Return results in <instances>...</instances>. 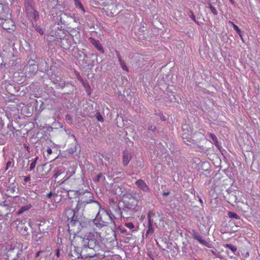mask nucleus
Segmentation results:
<instances>
[{
    "mask_svg": "<svg viewBox=\"0 0 260 260\" xmlns=\"http://www.w3.org/2000/svg\"><path fill=\"white\" fill-rule=\"evenodd\" d=\"M156 127L155 126H150L148 127V130L152 132H154L156 130Z\"/></svg>",
    "mask_w": 260,
    "mask_h": 260,
    "instance_id": "c9c22d12",
    "label": "nucleus"
},
{
    "mask_svg": "<svg viewBox=\"0 0 260 260\" xmlns=\"http://www.w3.org/2000/svg\"><path fill=\"white\" fill-rule=\"evenodd\" d=\"M199 201L200 202V204H201V206L203 207V201L201 199H199Z\"/></svg>",
    "mask_w": 260,
    "mask_h": 260,
    "instance_id": "49530a36",
    "label": "nucleus"
},
{
    "mask_svg": "<svg viewBox=\"0 0 260 260\" xmlns=\"http://www.w3.org/2000/svg\"><path fill=\"white\" fill-rule=\"evenodd\" d=\"M38 159V157H37L35 158L31 159L30 161V166H29V170L30 171H31L35 169Z\"/></svg>",
    "mask_w": 260,
    "mask_h": 260,
    "instance_id": "5701e85b",
    "label": "nucleus"
},
{
    "mask_svg": "<svg viewBox=\"0 0 260 260\" xmlns=\"http://www.w3.org/2000/svg\"><path fill=\"white\" fill-rule=\"evenodd\" d=\"M102 6L104 7L103 10L108 16L113 17L119 12V4L116 0H107L106 3H102Z\"/></svg>",
    "mask_w": 260,
    "mask_h": 260,
    "instance_id": "7ed1b4c3",
    "label": "nucleus"
},
{
    "mask_svg": "<svg viewBox=\"0 0 260 260\" xmlns=\"http://www.w3.org/2000/svg\"><path fill=\"white\" fill-rule=\"evenodd\" d=\"M61 174V171L58 169L54 170V176L55 178H57Z\"/></svg>",
    "mask_w": 260,
    "mask_h": 260,
    "instance_id": "7c9ffc66",
    "label": "nucleus"
},
{
    "mask_svg": "<svg viewBox=\"0 0 260 260\" xmlns=\"http://www.w3.org/2000/svg\"><path fill=\"white\" fill-rule=\"evenodd\" d=\"M230 2H231L232 4H233V3H234V0H230Z\"/></svg>",
    "mask_w": 260,
    "mask_h": 260,
    "instance_id": "864d4df0",
    "label": "nucleus"
},
{
    "mask_svg": "<svg viewBox=\"0 0 260 260\" xmlns=\"http://www.w3.org/2000/svg\"><path fill=\"white\" fill-rule=\"evenodd\" d=\"M196 240H197L201 244L205 245L208 247H210V244L206 240H203L200 237L196 236Z\"/></svg>",
    "mask_w": 260,
    "mask_h": 260,
    "instance_id": "4be33fe9",
    "label": "nucleus"
},
{
    "mask_svg": "<svg viewBox=\"0 0 260 260\" xmlns=\"http://www.w3.org/2000/svg\"><path fill=\"white\" fill-rule=\"evenodd\" d=\"M126 230H123V231H122V233H125V232H126Z\"/></svg>",
    "mask_w": 260,
    "mask_h": 260,
    "instance_id": "5fc2aeb1",
    "label": "nucleus"
},
{
    "mask_svg": "<svg viewBox=\"0 0 260 260\" xmlns=\"http://www.w3.org/2000/svg\"><path fill=\"white\" fill-rule=\"evenodd\" d=\"M82 83H83L84 87L85 88H90V86L88 83L85 82H83Z\"/></svg>",
    "mask_w": 260,
    "mask_h": 260,
    "instance_id": "f704fd0d",
    "label": "nucleus"
},
{
    "mask_svg": "<svg viewBox=\"0 0 260 260\" xmlns=\"http://www.w3.org/2000/svg\"><path fill=\"white\" fill-rule=\"evenodd\" d=\"M27 230V228L26 227L24 228V230L26 231Z\"/></svg>",
    "mask_w": 260,
    "mask_h": 260,
    "instance_id": "6e6d98bb",
    "label": "nucleus"
},
{
    "mask_svg": "<svg viewBox=\"0 0 260 260\" xmlns=\"http://www.w3.org/2000/svg\"><path fill=\"white\" fill-rule=\"evenodd\" d=\"M182 137L187 145H190L191 144H194V140L192 137V132L188 129L187 125H184L182 127Z\"/></svg>",
    "mask_w": 260,
    "mask_h": 260,
    "instance_id": "6e6552de",
    "label": "nucleus"
},
{
    "mask_svg": "<svg viewBox=\"0 0 260 260\" xmlns=\"http://www.w3.org/2000/svg\"><path fill=\"white\" fill-rule=\"evenodd\" d=\"M75 5L76 7L80 9H81L83 13H84L85 12V10L84 8V7H83V5L82 4V3H81L80 1H78L77 3H75Z\"/></svg>",
    "mask_w": 260,
    "mask_h": 260,
    "instance_id": "393cba45",
    "label": "nucleus"
},
{
    "mask_svg": "<svg viewBox=\"0 0 260 260\" xmlns=\"http://www.w3.org/2000/svg\"><path fill=\"white\" fill-rule=\"evenodd\" d=\"M24 8L27 16L37 21L39 19V13L35 9L34 0H25Z\"/></svg>",
    "mask_w": 260,
    "mask_h": 260,
    "instance_id": "423d86ee",
    "label": "nucleus"
},
{
    "mask_svg": "<svg viewBox=\"0 0 260 260\" xmlns=\"http://www.w3.org/2000/svg\"><path fill=\"white\" fill-rule=\"evenodd\" d=\"M66 120H70L71 118L69 115H67L66 116Z\"/></svg>",
    "mask_w": 260,
    "mask_h": 260,
    "instance_id": "37998d69",
    "label": "nucleus"
},
{
    "mask_svg": "<svg viewBox=\"0 0 260 260\" xmlns=\"http://www.w3.org/2000/svg\"><path fill=\"white\" fill-rule=\"evenodd\" d=\"M101 241V234L94 231L87 233L83 238V246L98 248L99 242Z\"/></svg>",
    "mask_w": 260,
    "mask_h": 260,
    "instance_id": "f03ea898",
    "label": "nucleus"
},
{
    "mask_svg": "<svg viewBox=\"0 0 260 260\" xmlns=\"http://www.w3.org/2000/svg\"><path fill=\"white\" fill-rule=\"evenodd\" d=\"M53 196V193L52 192H50L48 193L47 194L46 196L48 198H50Z\"/></svg>",
    "mask_w": 260,
    "mask_h": 260,
    "instance_id": "58836bf2",
    "label": "nucleus"
},
{
    "mask_svg": "<svg viewBox=\"0 0 260 260\" xmlns=\"http://www.w3.org/2000/svg\"><path fill=\"white\" fill-rule=\"evenodd\" d=\"M99 1L100 2V5L102 6V4L105 3H106L107 0H99Z\"/></svg>",
    "mask_w": 260,
    "mask_h": 260,
    "instance_id": "79ce46f5",
    "label": "nucleus"
},
{
    "mask_svg": "<svg viewBox=\"0 0 260 260\" xmlns=\"http://www.w3.org/2000/svg\"><path fill=\"white\" fill-rule=\"evenodd\" d=\"M211 251L212 253L214 255H215V256H217V253H216L214 250H211Z\"/></svg>",
    "mask_w": 260,
    "mask_h": 260,
    "instance_id": "c03bdc74",
    "label": "nucleus"
},
{
    "mask_svg": "<svg viewBox=\"0 0 260 260\" xmlns=\"http://www.w3.org/2000/svg\"><path fill=\"white\" fill-rule=\"evenodd\" d=\"M35 29L40 34V35H43L44 34V31L42 29V28L39 25H36L35 27Z\"/></svg>",
    "mask_w": 260,
    "mask_h": 260,
    "instance_id": "c85d7f7f",
    "label": "nucleus"
},
{
    "mask_svg": "<svg viewBox=\"0 0 260 260\" xmlns=\"http://www.w3.org/2000/svg\"><path fill=\"white\" fill-rule=\"evenodd\" d=\"M109 258L105 256L104 254H101L100 253H97L94 258L91 260H110Z\"/></svg>",
    "mask_w": 260,
    "mask_h": 260,
    "instance_id": "aec40b11",
    "label": "nucleus"
},
{
    "mask_svg": "<svg viewBox=\"0 0 260 260\" xmlns=\"http://www.w3.org/2000/svg\"><path fill=\"white\" fill-rule=\"evenodd\" d=\"M110 260H115V259H113V258H110Z\"/></svg>",
    "mask_w": 260,
    "mask_h": 260,
    "instance_id": "4d7b16f0",
    "label": "nucleus"
},
{
    "mask_svg": "<svg viewBox=\"0 0 260 260\" xmlns=\"http://www.w3.org/2000/svg\"><path fill=\"white\" fill-rule=\"evenodd\" d=\"M132 158L131 154L127 151H124L123 154L122 162L124 166H126Z\"/></svg>",
    "mask_w": 260,
    "mask_h": 260,
    "instance_id": "4468645a",
    "label": "nucleus"
},
{
    "mask_svg": "<svg viewBox=\"0 0 260 260\" xmlns=\"http://www.w3.org/2000/svg\"><path fill=\"white\" fill-rule=\"evenodd\" d=\"M225 247L228 248L230 249L233 252H235L237 250V248L236 246L232 245L230 244H226L225 246Z\"/></svg>",
    "mask_w": 260,
    "mask_h": 260,
    "instance_id": "bb28decb",
    "label": "nucleus"
},
{
    "mask_svg": "<svg viewBox=\"0 0 260 260\" xmlns=\"http://www.w3.org/2000/svg\"><path fill=\"white\" fill-rule=\"evenodd\" d=\"M89 40L90 43L98 49V50L102 53H104V49L99 40H96L91 37L89 38Z\"/></svg>",
    "mask_w": 260,
    "mask_h": 260,
    "instance_id": "9b49d317",
    "label": "nucleus"
},
{
    "mask_svg": "<svg viewBox=\"0 0 260 260\" xmlns=\"http://www.w3.org/2000/svg\"><path fill=\"white\" fill-rule=\"evenodd\" d=\"M207 135L212 140L214 144H215V146L218 148H220V146L219 145V143H218V139L216 137V136L214 134H212V133H208Z\"/></svg>",
    "mask_w": 260,
    "mask_h": 260,
    "instance_id": "f3484780",
    "label": "nucleus"
},
{
    "mask_svg": "<svg viewBox=\"0 0 260 260\" xmlns=\"http://www.w3.org/2000/svg\"><path fill=\"white\" fill-rule=\"evenodd\" d=\"M64 215L70 221L68 223L69 231L70 234L75 235L78 233L81 230V223L79 221L75 220L74 217L75 215V211L71 208L66 210Z\"/></svg>",
    "mask_w": 260,
    "mask_h": 260,
    "instance_id": "f257e3e1",
    "label": "nucleus"
},
{
    "mask_svg": "<svg viewBox=\"0 0 260 260\" xmlns=\"http://www.w3.org/2000/svg\"><path fill=\"white\" fill-rule=\"evenodd\" d=\"M74 3H77L78 2V1H79L80 0H74Z\"/></svg>",
    "mask_w": 260,
    "mask_h": 260,
    "instance_id": "603ef678",
    "label": "nucleus"
},
{
    "mask_svg": "<svg viewBox=\"0 0 260 260\" xmlns=\"http://www.w3.org/2000/svg\"><path fill=\"white\" fill-rule=\"evenodd\" d=\"M11 165L12 162L11 161H8L6 164V170H7Z\"/></svg>",
    "mask_w": 260,
    "mask_h": 260,
    "instance_id": "e433bc0d",
    "label": "nucleus"
},
{
    "mask_svg": "<svg viewBox=\"0 0 260 260\" xmlns=\"http://www.w3.org/2000/svg\"><path fill=\"white\" fill-rule=\"evenodd\" d=\"M96 249L93 247L83 246L81 250L82 258H89V260L92 259L97 254L95 251Z\"/></svg>",
    "mask_w": 260,
    "mask_h": 260,
    "instance_id": "0eeeda50",
    "label": "nucleus"
},
{
    "mask_svg": "<svg viewBox=\"0 0 260 260\" xmlns=\"http://www.w3.org/2000/svg\"><path fill=\"white\" fill-rule=\"evenodd\" d=\"M136 184L141 190L144 192H147L149 191V188L143 180L140 179L137 180L136 182Z\"/></svg>",
    "mask_w": 260,
    "mask_h": 260,
    "instance_id": "f8f14e48",
    "label": "nucleus"
},
{
    "mask_svg": "<svg viewBox=\"0 0 260 260\" xmlns=\"http://www.w3.org/2000/svg\"><path fill=\"white\" fill-rule=\"evenodd\" d=\"M93 198V193L90 191L86 190L80 193L77 207L81 208L84 207L87 204L91 203H98V202L94 201Z\"/></svg>",
    "mask_w": 260,
    "mask_h": 260,
    "instance_id": "20e7f679",
    "label": "nucleus"
},
{
    "mask_svg": "<svg viewBox=\"0 0 260 260\" xmlns=\"http://www.w3.org/2000/svg\"><path fill=\"white\" fill-rule=\"evenodd\" d=\"M229 23L231 24L232 26L233 27V28L236 30L237 33L240 36V38L242 39V36L241 35V31L239 28L238 27L237 25H236L232 21H229Z\"/></svg>",
    "mask_w": 260,
    "mask_h": 260,
    "instance_id": "412c9836",
    "label": "nucleus"
},
{
    "mask_svg": "<svg viewBox=\"0 0 260 260\" xmlns=\"http://www.w3.org/2000/svg\"><path fill=\"white\" fill-rule=\"evenodd\" d=\"M191 17L192 18V20H193L194 21H195V16L193 15V14H191Z\"/></svg>",
    "mask_w": 260,
    "mask_h": 260,
    "instance_id": "de8ad7c7",
    "label": "nucleus"
},
{
    "mask_svg": "<svg viewBox=\"0 0 260 260\" xmlns=\"http://www.w3.org/2000/svg\"><path fill=\"white\" fill-rule=\"evenodd\" d=\"M125 225L130 229L134 228L135 226L132 222H126L125 223Z\"/></svg>",
    "mask_w": 260,
    "mask_h": 260,
    "instance_id": "2f4dec72",
    "label": "nucleus"
},
{
    "mask_svg": "<svg viewBox=\"0 0 260 260\" xmlns=\"http://www.w3.org/2000/svg\"><path fill=\"white\" fill-rule=\"evenodd\" d=\"M31 208V204H27L25 206H23L21 207V208L19 209V210L17 212L18 215H20L23 213L24 212L28 210Z\"/></svg>",
    "mask_w": 260,
    "mask_h": 260,
    "instance_id": "6ab92c4d",
    "label": "nucleus"
},
{
    "mask_svg": "<svg viewBox=\"0 0 260 260\" xmlns=\"http://www.w3.org/2000/svg\"><path fill=\"white\" fill-rule=\"evenodd\" d=\"M41 253V251H38L36 254V257H39Z\"/></svg>",
    "mask_w": 260,
    "mask_h": 260,
    "instance_id": "a18cd8bd",
    "label": "nucleus"
},
{
    "mask_svg": "<svg viewBox=\"0 0 260 260\" xmlns=\"http://www.w3.org/2000/svg\"><path fill=\"white\" fill-rule=\"evenodd\" d=\"M12 13L10 15L0 17V28L5 29L9 32H12L16 29V25L14 21L12 19Z\"/></svg>",
    "mask_w": 260,
    "mask_h": 260,
    "instance_id": "39448f33",
    "label": "nucleus"
},
{
    "mask_svg": "<svg viewBox=\"0 0 260 260\" xmlns=\"http://www.w3.org/2000/svg\"><path fill=\"white\" fill-rule=\"evenodd\" d=\"M47 153H48V154L49 155H50V154L52 153V150H51V148H49L48 149H47Z\"/></svg>",
    "mask_w": 260,
    "mask_h": 260,
    "instance_id": "a19ab883",
    "label": "nucleus"
},
{
    "mask_svg": "<svg viewBox=\"0 0 260 260\" xmlns=\"http://www.w3.org/2000/svg\"><path fill=\"white\" fill-rule=\"evenodd\" d=\"M78 80H80V81H81L82 82H84L83 81V80L82 79V78H81L80 76H79L78 78Z\"/></svg>",
    "mask_w": 260,
    "mask_h": 260,
    "instance_id": "8fccbe9b",
    "label": "nucleus"
},
{
    "mask_svg": "<svg viewBox=\"0 0 260 260\" xmlns=\"http://www.w3.org/2000/svg\"><path fill=\"white\" fill-rule=\"evenodd\" d=\"M228 214L229 217L231 218H235L236 219H239L240 218V216L237 214L231 211L228 212Z\"/></svg>",
    "mask_w": 260,
    "mask_h": 260,
    "instance_id": "b1692460",
    "label": "nucleus"
},
{
    "mask_svg": "<svg viewBox=\"0 0 260 260\" xmlns=\"http://www.w3.org/2000/svg\"><path fill=\"white\" fill-rule=\"evenodd\" d=\"M30 180V177L29 176H26L24 178V181L27 182Z\"/></svg>",
    "mask_w": 260,
    "mask_h": 260,
    "instance_id": "ea45409f",
    "label": "nucleus"
},
{
    "mask_svg": "<svg viewBox=\"0 0 260 260\" xmlns=\"http://www.w3.org/2000/svg\"><path fill=\"white\" fill-rule=\"evenodd\" d=\"M60 46L64 49H68L71 46V43L67 39L62 38L61 40Z\"/></svg>",
    "mask_w": 260,
    "mask_h": 260,
    "instance_id": "dca6fc26",
    "label": "nucleus"
},
{
    "mask_svg": "<svg viewBox=\"0 0 260 260\" xmlns=\"http://www.w3.org/2000/svg\"><path fill=\"white\" fill-rule=\"evenodd\" d=\"M152 223L153 221L150 219V215L149 214L148 216V229L146 233V235L149 234H152L154 232Z\"/></svg>",
    "mask_w": 260,
    "mask_h": 260,
    "instance_id": "2eb2a0df",
    "label": "nucleus"
},
{
    "mask_svg": "<svg viewBox=\"0 0 260 260\" xmlns=\"http://www.w3.org/2000/svg\"><path fill=\"white\" fill-rule=\"evenodd\" d=\"M69 178H68L67 179H66V180L63 182V183H66V182L68 181V180H69Z\"/></svg>",
    "mask_w": 260,
    "mask_h": 260,
    "instance_id": "3c124183",
    "label": "nucleus"
},
{
    "mask_svg": "<svg viewBox=\"0 0 260 260\" xmlns=\"http://www.w3.org/2000/svg\"><path fill=\"white\" fill-rule=\"evenodd\" d=\"M102 175V173H99L96 176V177H95L93 179V180L94 181V182H98L99 181L100 178H101Z\"/></svg>",
    "mask_w": 260,
    "mask_h": 260,
    "instance_id": "473e14b6",
    "label": "nucleus"
},
{
    "mask_svg": "<svg viewBox=\"0 0 260 260\" xmlns=\"http://www.w3.org/2000/svg\"><path fill=\"white\" fill-rule=\"evenodd\" d=\"M11 11V10L8 5L0 3V17L10 16Z\"/></svg>",
    "mask_w": 260,
    "mask_h": 260,
    "instance_id": "9d476101",
    "label": "nucleus"
},
{
    "mask_svg": "<svg viewBox=\"0 0 260 260\" xmlns=\"http://www.w3.org/2000/svg\"><path fill=\"white\" fill-rule=\"evenodd\" d=\"M117 57L118 58V60L119 61L120 64L121 66V68L126 72H128V69L126 67L125 63L122 60V58L119 54L117 55Z\"/></svg>",
    "mask_w": 260,
    "mask_h": 260,
    "instance_id": "a211bd4d",
    "label": "nucleus"
},
{
    "mask_svg": "<svg viewBox=\"0 0 260 260\" xmlns=\"http://www.w3.org/2000/svg\"><path fill=\"white\" fill-rule=\"evenodd\" d=\"M150 215V219H151V217H154L155 216V215L156 214L157 215H158V216H160V214L158 212H154L153 211H150L148 214H147V216H148V215Z\"/></svg>",
    "mask_w": 260,
    "mask_h": 260,
    "instance_id": "c756f323",
    "label": "nucleus"
},
{
    "mask_svg": "<svg viewBox=\"0 0 260 260\" xmlns=\"http://www.w3.org/2000/svg\"><path fill=\"white\" fill-rule=\"evenodd\" d=\"M55 252L56 256L59 257L60 255V250L59 249H56Z\"/></svg>",
    "mask_w": 260,
    "mask_h": 260,
    "instance_id": "4c0bfd02",
    "label": "nucleus"
},
{
    "mask_svg": "<svg viewBox=\"0 0 260 260\" xmlns=\"http://www.w3.org/2000/svg\"><path fill=\"white\" fill-rule=\"evenodd\" d=\"M209 8L211 11V12L214 15H216L217 14V11L216 8L213 6L211 4H209Z\"/></svg>",
    "mask_w": 260,
    "mask_h": 260,
    "instance_id": "cd10ccee",
    "label": "nucleus"
},
{
    "mask_svg": "<svg viewBox=\"0 0 260 260\" xmlns=\"http://www.w3.org/2000/svg\"><path fill=\"white\" fill-rule=\"evenodd\" d=\"M96 119H98V121H100V122H103L104 121V119L102 117V115L99 114L97 115L96 116Z\"/></svg>",
    "mask_w": 260,
    "mask_h": 260,
    "instance_id": "72a5a7b5",
    "label": "nucleus"
},
{
    "mask_svg": "<svg viewBox=\"0 0 260 260\" xmlns=\"http://www.w3.org/2000/svg\"><path fill=\"white\" fill-rule=\"evenodd\" d=\"M198 169L201 173H203L204 171H208L209 169V164L207 162H200L198 163Z\"/></svg>",
    "mask_w": 260,
    "mask_h": 260,
    "instance_id": "ddd939ff",
    "label": "nucleus"
},
{
    "mask_svg": "<svg viewBox=\"0 0 260 260\" xmlns=\"http://www.w3.org/2000/svg\"><path fill=\"white\" fill-rule=\"evenodd\" d=\"M169 192H164V193H163V195H164V196H167L169 195Z\"/></svg>",
    "mask_w": 260,
    "mask_h": 260,
    "instance_id": "09e8293b",
    "label": "nucleus"
},
{
    "mask_svg": "<svg viewBox=\"0 0 260 260\" xmlns=\"http://www.w3.org/2000/svg\"><path fill=\"white\" fill-rule=\"evenodd\" d=\"M70 260H75L79 257L82 258L81 251L79 252V250L74 247L73 250H71L68 255Z\"/></svg>",
    "mask_w": 260,
    "mask_h": 260,
    "instance_id": "1a4fd4ad",
    "label": "nucleus"
},
{
    "mask_svg": "<svg viewBox=\"0 0 260 260\" xmlns=\"http://www.w3.org/2000/svg\"><path fill=\"white\" fill-rule=\"evenodd\" d=\"M75 5L76 7L80 9H81L83 13H84L85 12V10L84 8V7H83V5L82 4V3H81L80 1H78L77 3H75Z\"/></svg>",
    "mask_w": 260,
    "mask_h": 260,
    "instance_id": "a878e982",
    "label": "nucleus"
}]
</instances>
